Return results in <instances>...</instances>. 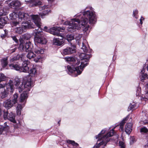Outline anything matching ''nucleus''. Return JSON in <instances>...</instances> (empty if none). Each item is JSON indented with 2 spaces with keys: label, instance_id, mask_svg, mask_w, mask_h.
<instances>
[{
  "label": "nucleus",
  "instance_id": "412c9836",
  "mask_svg": "<svg viewBox=\"0 0 148 148\" xmlns=\"http://www.w3.org/2000/svg\"><path fill=\"white\" fill-rule=\"evenodd\" d=\"M15 115L12 112L10 113L8 115V119L14 123H16V121L15 119Z\"/></svg>",
  "mask_w": 148,
  "mask_h": 148
},
{
  "label": "nucleus",
  "instance_id": "052dcab7",
  "mask_svg": "<svg viewBox=\"0 0 148 148\" xmlns=\"http://www.w3.org/2000/svg\"><path fill=\"white\" fill-rule=\"evenodd\" d=\"M147 123H147V122H145V124H147Z\"/></svg>",
  "mask_w": 148,
  "mask_h": 148
},
{
  "label": "nucleus",
  "instance_id": "b1692460",
  "mask_svg": "<svg viewBox=\"0 0 148 148\" xmlns=\"http://www.w3.org/2000/svg\"><path fill=\"white\" fill-rule=\"evenodd\" d=\"M34 52L37 54H42L44 52V49L36 46L34 49Z\"/></svg>",
  "mask_w": 148,
  "mask_h": 148
},
{
  "label": "nucleus",
  "instance_id": "4d7b16f0",
  "mask_svg": "<svg viewBox=\"0 0 148 148\" xmlns=\"http://www.w3.org/2000/svg\"><path fill=\"white\" fill-rule=\"evenodd\" d=\"M140 93V92L139 93H136V95H139Z\"/></svg>",
  "mask_w": 148,
  "mask_h": 148
},
{
  "label": "nucleus",
  "instance_id": "13d9d810",
  "mask_svg": "<svg viewBox=\"0 0 148 148\" xmlns=\"http://www.w3.org/2000/svg\"><path fill=\"white\" fill-rule=\"evenodd\" d=\"M47 27H46V26H45V27H44V29H47Z\"/></svg>",
  "mask_w": 148,
  "mask_h": 148
},
{
  "label": "nucleus",
  "instance_id": "a878e982",
  "mask_svg": "<svg viewBox=\"0 0 148 148\" xmlns=\"http://www.w3.org/2000/svg\"><path fill=\"white\" fill-rule=\"evenodd\" d=\"M5 126L2 125H0V135L2 134L3 132H6L9 128V127L7 125L5 126L6 125V123H4Z\"/></svg>",
  "mask_w": 148,
  "mask_h": 148
},
{
  "label": "nucleus",
  "instance_id": "dca6fc26",
  "mask_svg": "<svg viewBox=\"0 0 148 148\" xmlns=\"http://www.w3.org/2000/svg\"><path fill=\"white\" fill-rule=\"evenodd\" d=\"M34 41L35 43H38L41 44H45L47 43L46 40L44 38L36 36L34 38Z\"/></svg>",
  "mask_w": 148,
  "mask_h": 148
},
{
  "label": "nucleus",
  "instance_id": "473e14b6",
  "mask_svg": "<svg viewBox=\"0 0 148 148\" xmlns=\"http://www.w3.org/2000/svg\"><path fill=\"white\" fill-rule=\"evenodd\" d=\"M66 38L68 41L70 42L71 40L74 39V37L72 34H68L66 36Z\"/></svg>",
  "mask_w": 148,
  "mask_h": 148
},
{
  "label": "nucleus",
  "instance_id": "864d4df0",
  "mask_svg": "<svg viewBox=\"0 0 148 148\" xmlns=\"http://www.w3.org/2000/svg\"><path fill=\"white\" fill-rule=\"evenodd\" d=\"M6 36V35L5 34H1V37L2 38H3Z\"/></svg>",
  "mask_w": 148,
  "mask_h": 148
},
{
  "label": "nucleus",
  "instance_id": "58836bf2",
  "mask_svg": "<svg viewBox=\"0 0 148 148\" xmlns=\"http://www.w3.org/2000/svg\"><path fill=\"white\" fill-rule=\"evenodd\" d=\"M145 99H148V90H146L145 91V93L144 95V97H142L141 98V100H144Z\"/></svg>",
  "mask_w": 148,
  "mask_h": 148
},
{
  "label": "nucleus",
  "instance_id": "c03bdc74",
  "mask_svg": "<svg viewBox=\"0 0 148 148\" xmlns=\"http://www.w3.org/2000/svg\"><path fill=\"white\" fill-rule=\"evenodd\" d=\"M11 37L12 38V40L15 41L16 43H18V40L16 38V36H12Z\"/></svg>",
  "mask_w": 148,
  "mask_h": 148
},
{
  "label": "nucleus",
  "instance_id": "0eeeda50",
  "mask_svg": "<svg viewBox=\"0 0 148 148\" xmlns=\"http://www.w3.org/2000/svg\"><path fill=\"white\" fill-rule=\"evenodd\" d=\"M82 38V35L81 34H78L77 35L76 37V42L78 45L79 47H81L83 51L85 53H90L91 52V50H89V46L88 44V43L86 40H83V41L82 42L81 38Z\"/></svg>",
  "mask_w": 148,
  "mask_h": 148
},
{
  "label": "nucleus",
  "instance_id": "393cba45",
  "mask_svg": "<svg viewBox=\"0 0 148 148\" xmlns=\"http://www.w3.org/2000/svg\"><path fill=\"white\" fill-rule=\"evenodd\" d=\"M8 20V18L6 16L1 17L0 18V23L3 27L7 23Z\"/></svg>",
  "mask_w": 148,
  "mask_h": 148
},
{
  "label": "nucleus",
  "instance_id": "79ce46f5",
  "mask_svg": "<svg viewBox=\"0 0 148 148\" xmlns=\"http://www.w3.org/2000/svg\"><path fill=\"white\" fill-rule=\"evenodd\" d=\"M119 146L121 147V148H125V144L122 141H120L119 142Z\"/></svg>",
  "mask_w": 148,
  "mask_h": 148
},
{
  "label": "nucleus",
  "instance_id": "a19ab883",
  "mask_svg": "<svg viewBox=\"0 0 148 148\" xmlns=\"http://www.w3.org/2000/svg\"><path fill=\"white\" fill-rule=\"evenodd\" d=\"M23 37L24 39L28 40L30 38L31 36L29 34H25L23 35Z\"/></svg>",
  "mask_w": 148,
  "mask_h": 148
},
{
  "label": "nucleus",
  "instance_id": "bf43d9fd",
  "mask_svg": "<svg viewBox=\"0 0 148 148\" xmlns=\"http://www.w3.org/2000/svg\"><path fill=\"white\" fill-rule=\"evenodd\" d=\"M60 120L58 122V123L60 125Z\"/></svg>",
  "mask_w": 148,
  "mask_h": 148
},
{
  "label": "nucleus",
  "instance_id": "9d476101",
  "mask_svg": "<svg viewBox=\"0 0 148 148\" xmlns=\"http://www.w3.org/2000/svg\"><path fill=\"white\" fill-rule=\"evenodd\" d=\"M65 29V28L64 27H54L50 28L49 30V32L50 33L54 35L62 37L63 36V34L62 33H60V32H63Z\"/></svg>",
  "mask_w": 148,
  "mask_h": 148
},
{
  "label": "nucleus",
  "instance_id": "c85d7f7f",
  "mask_svg": "<svg viewBox=\"0 0 148 148\" xmlns=\"http://www.w3.org/2000/svg\"><path fill=\"white\" fill-rule=\"evenodd\" d=\"M12 102L14 104H15L17 102L18 99V95L17 93H15L12 97Z\"/></svg>",
  "mask_w": 148,
  "mask_h": 148
},
{
  "label": "nucleus",
  "instance_id": "39448f33",
  "mask_svg": "<svg viewBox=\"0 0 148 148\" xmlns=\"http://www.w3.org/2000/svg\"><path fill=\"white\" fill-rule=\"evenodd\" d=\"M115 127L112 129L110 132L103 136V134L105 133V130H102L97 135L95 136L96 139H98L97 143L93 147V148H98L100 147H104L110 140L109 137L112 136L114 134V129Z\"/></svg>",
  "mask_w": 148,
  "mask_h": 148
},
{
  "label": "nucleus",
  "instance_id": "6ab92c4d",
  "mask_svg": "<svg viewBox=\"0 0 148 148\" xmlns=\"http://www.w3.org/2000/svg\"><path fill=\"white\" fill-rule=\"evenodd\" d=\"M132 124L131 123H127L125 128V132L128 134H129L132 131Z\"/></svg>",
  "mask_w": 148,
  "mask_h": 148
},
{
  "label": "nucleus",
  "instance_id": "a18cd8bd",
  "mask_svg": "<svg viewBox=\"0 0 148 148\" xmlns=\"http://www.w3.org/2000/svg\"><path fill=\"white\" fill-rule=\"evenodd\" d=\"M138 12L137 10H135V11H133V15L136 18H137L138 17L137 15Z\"/></svg>",
  "mask_w": 148,
  "mask_h": 148
},
{
  "label": "nucleus",
  "instance_id": "8fccbe9b",
  "mask_svg": "<svg viewBox=\"0 0 148 148\" xmlns=\"http://www.w3.org/2000/svg\"><path fill=\"white\" fill-rule=\"evenodd\" d=\"M144 20V18L142 16H141V18L140 19V23L141 25H142L143 23L142 21Z\"/></svg>",
  "mask_w": 148,
  "mask_h": 148
},
{
  "label": "nucleus",
  "instance_id": "3c124183",
  "mask_svg": "<svg viewBox=\"0 0 148 148\" xmlns=\"http://www.w3.org/2000/svg\"><path fill=\"white\" fill-rule=\"evenodd\" d=\"M16 49V48H14L12 49V50H10V51H11V52L13 53L15 52Z\"/></svg>",
  "mask_w": 148,
  "mask_h": 148
},
{
  "label": "nucleus",
  "instance_id": "a211bd4d",
  "mask_svg": "<svg viewBox=\"0 0 148 148\" xmlns=\"http://www.w3.org/2000/svg\"><path fill=\"white\" fill-rule=\"evenodd\" d=\"M9 5V6L11 8L19 7L21 6V3L19 1L16 0L12 1Z\"/></svg>",
  "mask_w": 148,
  "mask_h": 148
},
{
  "label": "nucleus",
  "instance_id": "603ef678",
  "mask_svg": "<svg viewBox=\"0 0 148 148\" xmlns=\"http://www.w3.org/2000/svg\"><path fill=\"white\" fill-rule=\"evenodd\" d=\"M5 87V84H0V88H3Z\"/></svg>",
  "mask_w": 148,
  "mask_h": 148
},
{
  "label": "nucleus",
  "instance_id": "6e6d98bb",
  "mask_svg": "<svg viewBox=\"0 0 148 148\" xmlns=\"http://www.w3.org/2000/svg\"><path fill=\"white\" fill-rule=\"evenodd\" d=\"M3 27L0 23V29H2L3 28Z\"/></svg>",
  "mask_w": 148,
  "mask_h": 148
},
{
  "label": "nucleus",
  "instance_id": "cd10ccee",
  "mask_svg": "<svg viewBox=\"0 0 148 148\" xmlns=\"http://www.w3.org/2000/svg\"><path fill=\"white\" fill-rule=\"evenodd\" d=\"M1 62L2 67L4 68H6L8 64V58L7 57L3 58L1 60Z\"/></svg>",
  "mask_w": 148,
  "mask_h": 148
},
{
  "label": "nucleus",
  "instance_id": "37998d69",
  "mask_svg": "<svg viewBox=\"0 0 148 148\" xmlns=\"http://www.w3.org/2000/svg\"><path fill=\"white\" fill-rule=\"evenodd\" d=\"M4 114H3V117L6 120L8 118V111H6V112L4 111Z\"/></svg>",
  "mask_w": 148,
  "mask_h": 148
},
{
  "label": "nucleus",
  "instance_id": "f8f14e48",
  "mask_svg": "<svg viewBox=\"0 0 148 148\" xmlns=\"http://www.w3.org/2000/svg\"><path fill=\"white\" fill-rule=\"evenodd\" d=\"M76 51V47L74 45H71L70 47H67L64 49L63 53L64 55H69L73 53Z\"/></svg>",
  "mask_w": 148,
  "mask_h": 148
},
{
  "label": "nucleus",
  "instance_id": "6e6552de",
  "mask_svg": "<svg viewBox=\"0 0 148 148\" xmlns=\"http://www.w3.org/2000/svg\"><path fill=\"white\" fill-rule=\"evenodd\" d=\"M22 27H17L15 28L14 31L16 33L21 34L23 32L24 29H27L34 28V25L31 22L23 21L21 23Z\"/></svg>",
  "mask_w": 148,
  "mask_h": 148
},
{
  "label": "nucleus",
  "instance_id": "f704fd0d",
  "mask_svg": "<svg viewBox=\"0 0 148 148\" xmlns=\"http://www.w3.org/2000/svg\"><path fill=\"white\" fill-rule=\"evenodd\" d=\"M10 16L11 19H15L17 17L18 14L16 12H13L10 14Z\"/></svg>",
  "mask_w": 148,
  "mask_h": 148
},
{
  "label": "nucleus",
  "instance_id": "4468645a",
  "mask_svg": "<svg viewBox=\"0 0 148 148\" xmlns=\"http://www.w3.org/2000/svg\"><path fill=\"white\" fill-rule=\"evenodd\" d=\"M5 87L6 90L10 91V93H12L14 89V84L12 80H10L5 84Z\"/></svg>",
  "mask_w": 148,
  "mask_h": 148
},
{
  "label": "nucleus",
  "instance_id": "2eb2a0df",
  "mask_svg": "<svg viewBox=\"0 0 148 148\" xmlns=\"http://www.w3.org/2000/svg\"><path fill=\"white\" fill-rule=\"evenodd\" d=\"M47 6L44 5L40 8V10L43 11L40 14L42 18H43L44 16L47 15L50 13V10L47 7Z\"/></svg>",
  "mask_w": 148,
  "mask_h": 148
},
{
  "label": "nucleus",
  "instance_id": "bb28decb",
  "mask_svg": "<svg viewBox=\"0 0 148 148\" xmlns=\"http://www.w3.org/2000/svg\"><path fill=\"white\" fill-rule=\"evenodd\" d=\"M23 56L24 54H18L16 56L13 57L10 60V62H13L19 59L20 58H21V60H22Z\"/></svg>",
  "mask_w": 148,
  "mask_h": 148
},
{
  "label": "nucleus",
  "instance_id": "c9c22d12",
  "mask_svg": "<svg viewBox=\"0 0 148 148\" xmlns=\"http://www.w3.org/2000/svg\"><path fill=\"white\" fill-rule=\"evenodd\" d=\"M27 73H29V74H28L29 75V74L31 75L32 74V75H34L36 73V69L35 68H34L32 69H31L29 71V70L28 72Z\"/></svg>",
  "mask_w": 148,
  "mask_h": 148
},
{
  "label": "nucleus",
  "instance_id": "c756f323",
  "mask_svg": "<svg viewBox=\"0 0 148 148\" xmlns=\"http://www.w3.org/2000/svg\"><path fill=\"white\" fill-rule=\"evenodd\" d=\"M9 91L4 90L2 92L0 93V97L2 99H3L8 96Z\"/></svg>",
  "mask_w": 148,
  "mask_h": 148
},
{
  "label": "nucleus",
  "instance_id": "2f4dec72",
  "mask_svg": "<svg viewBox=\"0 0 148 148\" xmlns=\"http://www.w3.org/2000/svg\"><path fill=\"white\" fill-rule=\"evenodd\" d=\"M66 61L69 63H71V62H74L75 61V60L74 58L73 57H67L65 58Z\"/></svg>",
  "mask_w": 148,
  "mask_h": 148
},
{
  "label": "nucleus",
  "instance_id": "72a5a7b5",
  "mask_svg": "<svg viewBox=\"0 0 148 148\" xmlns=\"http://www.w3.org/2000/svg\"><path fill=\"white\" fill-rule=\"evenodd\" d=\"M7 77L2 73H0V82L5 81Z\"/></svg>",
  "mask_w": 148,
  "mask_h": 148
},
{
  "label": "nucleus",
  "instance_id": "20e7f679",
  "mask_svg": "<svg viewBox=\"0 0 148 148\" xmlns=\"http://www.w3.org/2000/svg\"><path fill=\"white\" fill-rule=\"evenodd\" d=\"M18 22L17 21H13L12 22V26H16L21 22L23 20H28L30 18L33 21L36 25L38 28H40L41 26L40 18L37 15H32L29 16L27 13L22 12H19L18 14Z\"/></svg>",
  "mask_w": 148,
  "mask_h": 148
},
{
  "label": "nucleus",
  "instance_id": "7ed1b4c3",
  "mask_svg": "<svg viewBox=\"0 0 148 148\" xmlns=\"http://www.w3.org/2000/svg\"><path fill=\"white\" fill-rule=\"evenodd\" d=\"M79 56L82 61L79 66L78 65L80 64L79 61L77 62V64L78 66L75 67L73 66L69 65L67 66V67L69 74L73 77H76L81 73L84 68L88 64V62L91 57V55L82 53Z\"/></svg>",
  "mask_w": 148,
  "mask_h": 148
},
{
  "label": "nucleus",
  "instance_id": "5701e85b",
  "mask_svg": "<svg viewBox=\"0 0 148 148\" xmlns=\"http://www.w3.org/2000/svg\"><path fill=\"white\" fill-rule=\"evenodd\" d=\"M13 105L14 104L12 102H11V100H7L3 103L4 106L5 107L8 109L11 108Z\"/></svg>",
  "mask_w": 148,
  "mask_h": 148
},
{
  "label": "nucleus",
  "instance_id": "aec40b11",
  "mask_svg": "<svg viewBox=\"0 0 148 148\" xmlns=\"http://www.w3.org/2000/svg\"><path fill=\"white\" fill-rule=\"evenodd\" d=\"M64 43L63 40L62 38H55L53 40V43L54 45L58 46H60Z\"/></svg>",
  "mask_w": 148,
  "mask_h": 148
},
{
  "label": "nucleus",
  "instance_id": "9b49d317",
  "mask_svg": "<svg viewBox=\"0 0 148 148\" xmlns=\"http://www.w3.org/2000/svg\"><path fill=\"white\" fill-rule=\"evenodd\" d=\"M147 69L148 71V60L147 61L145 64V66L143 67V70L141 71L140 73V77L141 81L143 82L144 79L147 78L148 77V75L146 73H144L145 72V70Z\"/></svg>",
  "mask_w": 148,
  "mask_h": 148
},
{
  "label": "nucleus",
  "instance_id": "09e8293b",
  "mask_svg": "<svg viewBox=\"0 0 148 148\" xmlns=\"http://www.w3.org/2000/svg\"><path fill=\"white\" fill-rule=\"evenodd\" d=\"M21 110H19L18 109H16V113L18 115H20L21 114Z\"/></svg>",
  "mask_w": 148,
  "mask_h": 148
},
{
  "label": "nucleus",
  "instance_id": "1a4fd4ad",
  "mask_svg": "<svg viewBox=\"0 0 148 148\" xmlns=\"http://www.w3.org/2000/svg\"><path fill=\"white\" fill-rule=\"evenodd\" d=\"M33 48V45L29 41L26 42L24 45L22 43L20 44L18 48V49L21 51L26 52L32 51Z\"/></svg>",
  "mask_w": 148,
  "mask_h": 148
},
{
  "label": "nucleus",
  "instance_id": "49530a36",
  "mask_svg": "<svg viewBox=\"0 0 148 148\" xmlns=\"http://www.w3.org/2000/svg\"><path fill=\"white\" fill-rule=\"evenodd\" d=\"M135 141V139L134 137H132L130 138V144L131 145Z\"/></svg>",
  "mask_w": 148,
  "mask_h": 148
},
{
  "label": "nucleus",
  "instance_id": "ea45409f",
  "mask_svg": "<svg viewBox=\"0 0 148 148\" xmlns=\"http://www.w3.org/2000/svg\"><path fill=\"white\" fill-rule=\"evenodd\" d=\"M148 132V129L145 127L141 128L140 129L141 132L147 133Z\"/></svg>",
  "mask_w": 148,
  "mask_h": 148
},
{
  "label": "nucleus",
  "instance_id": "de8ad7c7",
  "mask_svg": "<svg viewBox=\"0 0 148 148\" xmlns=\"http://www.w3.org/2000/svg\"><path fill=\"white\" fill-rule=\"evenodd\" d=\"M22 107L21 105L20 104H18L16 107V109H18L21 110H22Z\"/></svg>",
  "mask_w": 148,
  "mask_h": 148
},
{
  "label": "nucleus",
  "instance_id": "423d86ee",
  "mask_svg": "<svg viewBox=\"0 0 148 148\" xmlns=\"http://www.w3.org/2000/svg\"><path fill=\"white\" fill-rule=\"evenodd\" d=\"M29 62L28 60L24 61L21 66L18 62L12 63L9 65L11 69H14L20 72L27 73L28 72L29 68L28 65Z\"/></svg>",
  "mask_w": 148,
  "mask_h": 148
},
{
  "label": "nucleus",
  "instance_id": "ddd939ff",
  "mask_svg": "<svg viewBox=\"0 0 148 148\" xmlns=\"http://www.w3.org/2000/svg\"><path fill=\"white\" fill-rule=\"evenodd\" d=\"M28 52V53L27 56V58L30 59H34V61L36 62L40 61L41 58V57L40 56H39L37 57L36 55L34 53L33 51Z\"/></svg>",
  "mask_w": 148,
  "mask_h": 148
},
{
  "label": "nucleus",
  "instance_id": "e433bc0d",
  "mask_svg": "<svg viewBox=\"0 0 148 148\" xmlns=\"http://www.w3.org/2000/svg\"><path fill=\"white\" fill-rule=\"evenodd\" d=\"M126 118L124 119L122 122L119 124L120 128L121 129V130H123V126L125 123V121H126Z\"/></svg>",
  "mask_w": 148,
  "mask_h": 148
},
{
  "label": "nucleus",
  "instance_id": "7c9ffc66",
  "mask_svg": "<svg viewBox=\"0 0 148 148\" xmlns=\"http://www.w3.org/2000/svg\"><path fill=\"white\" fill-rule=\"evenodd\" d=\"M66 142L68 144H71L74 147H77L79 146L78 144L75 142L74 140H66Z\"/></svg>",
  "mask_w": 148,
  "mask_h": 148
},
{
  "label": "nucleus",
  "instance_id": "4be33fe9",
  "mask_svg": "<svg viewBox=\"0 0 148 148\" xmlns=\"http://www.w3.org/2000/svg\"><path fill=\"white\" fill-rule=\"evenodd\" d=\"M42 2L38 0H31V3L29 4V6H36L41 5Z\"/></svg>",
  "mask_w": 148,
  "mask_h": 148
},
{
  "label": "nucleus",
  "instance_id": "5fc2aeb1",
  "mask_svg": "<svg viewBox=\"0 0 148 148\" xmlns=\"http://www.w3.org/2000/svg\"><path fill=\"white\" fill-rule=\"evenodd\" d=\"M41 31L39 29H38L35 32L36 33V34L37 35V33H39V32H40Z\"/></svg>",
  "mask_w": 148,
  "mask_h": 148
},
{
  "label": "nucleus",
  "instance_id": "f3484780",
  "mask_svg": "<svg viewBox=\"0 0 148 148\" xmlns=\"http://www.w3.org/2000/svg\"><path fill=\"white\" fill-rule=\"evenodd\" d=\"M8 8L6 6L3 7L0 5V16L6 15L8 13Z\"/></svg>",
  "mask_w": 148,
  "mask_h": 148
},
{
  "label": "nucleus",
  "instance_id": "f03ea898",
  "mask_svg": "<svg viewBox=\"0 0 148 148\" xmlns=\"http://www.w3.org/2000/svg\"><path fill=\"white\" fill-rule=\"evenodd\" d=\"M23 79L24 80H27L24 85L23 83L20 84V80L19 79L16 78L15 79L16 82L15 86L17 87L19 92H21L24 89H25L20 95L19 101L20 102H25L26 101L28 97L27 93L26 92H27L30 90L32 86L31 79L29 75L24 77Z\"/></svg>",
  "mask_w": 148,
  "mask_h": 148
},
{
  "label": "nucleus",
  "instance_id": "f257e3e1",
  "mask_svg": "<svg viewBox=\"0 0 148 148\" xmlns=\"http://www.w3.org/2000/svg\"><path fill=\"white\" fill-rule=\"evenodd\" d=\"M89 10H85L83 12L82 16L80 14L77 16V18L72 19L71 21H66L64 24L69 25L67 30L68 31L72 32L79 29L81 27L83 29L84 33L87 34L90 31L89 28V24L92 25L95 24L97 21V18L95 12L92 10V8H90Z\"/></svg>",
  "mask_w": 148,
  "mask_h": 148
},
{
  "label": "nucleus",
  "instance_id": "4c0bfd02",
  "mask_svg": "<svg viewBox=\"0 0 148 148\" xmlns=\"http://www.w3.org/2000/svg\"><path fill=\"white\" fill-rule=\"evenodd\" d=\"M136 108V105L134 104L133 105H132L131 104H130L128 108V111H130L133 109H134Z\"/></svg>",
  "mask_w": 148,
  "mask_h": 148
}]
</instances>
